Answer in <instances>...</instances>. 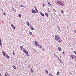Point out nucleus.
<instances>
[{"label":"nucleus","mask_w":76,"mask_h":76,"mask_svg":"<svg viewBox=\"0 0 76 76\" xmlns=\"http://www.w3.org/2000/svg\"><path fill=\"white\" fill-rule=\"evenodd\" d=\"M55 39L56 41H57L59 43H61L62 40L61 39V38L58 35H55Z\"/></svg>","instance_id":"1"},{"label":"nucleus","mask_w":76,"mask_h":76,"mask_svg":"<svg viewBox=\"0 0 76 76\" xmlns=\"http://www.w3.org/2000/svg\"><path fill=\"white\" fill-rule=\"evenodd\" d=\"M23 52L24 53H26V56H28V51H26V50L25 49H24L23 50Z\"/></svg>","instance_id":"2"},{"label":"nucleus","mask_w":76,"mask_h":76,"mask_svg":"<svg viewBox=\"0 0 76 76\" xmlns=\"http://www.w3.org/2000/svg\"><path fill=\"white\" fill-rule=\"evenodd\" d=\"M34 44L37 47H38V46L39 45V44H38V42L37 41H35L34 42Z\"/></svg>","instance_id":"3"},{"label":"nucleus","mask_w":76,"mask_h":76,"mask_svg":"<svg viewBox=\"0 0 76 76\" xmlns=\"http://www.w3.org/2000/svg\"><path fill=\"white\" fill-rule=\"evenodd\" d=\"M11 26L12 27V28H13V29H15V26H14L13 25V24H11Z\"/></svg>","instance_id":"4"},{"label":"nucleus","mask_w":76,"mask_h":76,"mask_svg":"<svg viewBox=\"0 0 76 76\" xmlns=\"http://www.w3.org/2000/svg\"><path fill=\"white\" fill-rule=\"evenodd\" d=\"M37 12L36 11H35V10L33 9L32 10V13H34V14L35 13H36Z\"/></svg>","instance_id":"5"},{"label":"nucleus","mask_w":76,"mask_h":76,"mask_svg":"<svg viewBox=\"0 0 76 76\" xmlns=\"http://www.w3.org/2000/svg\"><path fill=\"white\" fill-rule=\"evenodd\" d=\"M2 54L5 57L6 56V52H2Z\"/></svg>","instance_id":"6"},{"label":"nucleus","mask_w":76,"mask_h":76,"mask_svg":"<svg viewBox=\"0 0 76 76\" xmlns=\"http://www.w3.org/2000/svg\"><path fill=\"white\" fill-rule=\"evenodd\" d=\"M20 49H21V50L22 51H23V46H21L20 47Z\"/></svg>","instance_id":"7"},{"label":"nucleus","mask_w":76,"mask_h":76,"mask_svg":"<svg viewBox=\"0 0 76 76\" xmlns=\"http://www.w3.org/2000/svg\"><path fill=\"white\" fill-rule=\"evenodd\" d=\"M12 67L15 70H16V66L13 65Z\"/></svg>","instance_id":"8"},{"label":"nucleus","mask_w":76,"mask_h":76,"mask_svg":"<svg viewBox=\"0 0 76 76\" xmlns=\"http://www.w3.org/2000/svg\"><path fill=\"white\" fill-rule=\"evenodd\" d=\"M39 48H42V46L41 45H39V46H38Z\"/></svg>","instance_id":"9"},{"label":"nucleus","mask_w":76,"mask_h":76,"mask_svg":"<svg viewBox=\"0 0 76 76\" xmlns=\"http://www.w3.org/2000/svg\"><path fill=\"white\" fill-rule=\"evenodd\" d=\"M30 28L31 30H34V27L31 25H30Z\"/></svg>","instance_id":"10"},{"label":"nucleus","mask_w":76,"mask_h":76,"mask_svg":"<svg viewBox=\"0 0 76 76\" xmlns=\"http://www.w3.org/2000/svg\"><path fill=\"white\" fill-rule=\"evenodd\" d=\"M40 15L42 16H44V14H43L42 13V12H40Z\"/></svg>","instance_id":"11"},{"label":"nucleus","mask_w":76,"mask_h":76,"mask_svg":"<svg viewBox=\"0 0 76 76\" xmlns=\"http://www.w3.org/2000/svg\"><path fill=\"white\" fill-rule=\"evenodd\" d=\"M0 45L1 46H2V44H1V39H0Z\"/></svg>","instance_id":"12"},{"label":"nucleus","mask_w":76,"mask_h":76,"mask_svg":"<svg viewBox=\"0 0 76 76\" xmlns=\"http://www.w3.org/2000/svg\"><path fill=\"white\" fill-rule=\"evenodd\" d=\"M60 75V72H59V71H58V72H57V74H56V75H57V76H58V75Z\"/></svg>","instance_id":"13"},{"label":"nucleus","mask_w":76,"mask_h":76,"mask_svg":"<svg viewBox=\"0 0 76 76\" xmlns=\"http://www.w3.org/2000/svg\"><path fill=\"white\" fill-rule=\"evenodd\" d=\"M58 49L60 51H61V48L60 47H58Z\"/></svg>","instance_id":"14"},{"label":"nucleus","mask_w":76,"mask_h":76,"mask_svg":"<svg viewBox=\"0 0 76 76\" xmlns=\"http://www.w3.org/2000/svg\"><path fill=\"white\" fill-rule=\"evenodd\" d=\"M70 57L72 58V59L74 58V56H73L72 55H70Z\"/></svg>","instance_id":"15"},{"label":"nucleus","mask_w":76,"mask_h":76,"mask_svg":"<svg viewBox=\"0 0 76 76\" xmlns=\"http://www.w3.org/2000/svg\"><path fill=\"white\" fill-rule=\"evenodd\" d=\"M6 56L7 58H8V59H9V58H10V57L7 55H6Z\"/></svg>","instance_id":"16"},{"label":"nucleus","mask_w":76,"mask_h":76,"mask_svg":"<svg viewBox=\"0 0 76 76\" xmlns=\"http://www.w3.org/2000/svg\"><path fill=\"white\" fill-rule=\"evenodd\" d=\"M45 15H46V16H47V17H48V14H47V13L45 12Z\"/></svg>","instance_id":"17"},{"label":"nucleus","mask_w":76,"mask_h":76,"mask_svg":"<svg viewBox=\"0 0 76 76\" xmlns=\"http://www.w3.org/2000/svg\"><path fill=\"white\" fill-rule=\"evenodd\" d=\"M26 23L28 26H30V25H29V22H27Z\"/></svg>","instance_id":"18"},{"label":"nucleus","mask_w":76,"mask_h":76,"mask_svg":"<svg viewBox=\"0 0 76 76\" xmlns=\"http://www.w3.org/2000/svg\"><path fill=\"white\" fill-rule=\"evenodd\" d=\"M29 34L30 35H32V33L31 31H30L29 32Z\"/></svg>","instance_id":"19"},{"label":"nucleus","mask_w":76,"mask_h":76,"mask_svg":"<svg viewBox=\"0 0 76 76\" xmlns=\"http://www.w3.org/2000/svg\"><path fill=\"white\" fill-rule=\"evenodd\" d=\"M48 76H53V75H52V74H48Z\"/></svg>","instance_id":"20"},{"label":"nucleus","mask_w":76,"mask_h":76,"mask_svg":"<svg viewBox=\"0 0 76 76\" xmlns=\"http://www.w3.org/2000/svg\"><path fill=\"white\" fill-rule=\"evenodd\" d=\"M18 16L19 18H21V14H19L18 15Z\"/></svg>","instance_id":"21"},{"label":"nucleus","mask_w":76,"mask_h":76,"mask_svg":"<svg viewBox=\"0 0 76 76\" xmlns=\"http://www.w3.org/2000/svg\"><path fill=\"white\" fill-rule=\"evenodd\" d=\"M45 72L47 73V74H48V71H47V70H46Z\"/></svg>","instance_id":"22"},{"label":"nucleus","mask_w":76,"mask_h":76,"mask_svg":"<svg viewBox=\"0 0 76 76\" xmlns=\"http://www.w3.org/2000/svg\"><path fill=\"white\" fill-rule=\"evenodd\" d=\"M12 9L14 11H16V10H15V8H12Z\"/></svg>","instance_id":"23"},{"label":"nucleus","mask_w":76,"mask_h":76,"mask_svg":"<svg viewBox=\"0 0 76 76\" xmlns=\"http://www.w3.org/2000/svg\"><path fill=\"white\" fill-rule=\"evenodd\" d=\"M13 54L15 56V52H14V50L13 51Z\"/></svg>","instance_id":"24"},{"label":"nucleus","mask_w":76,"mask_h":76,"mask_svg":"<svg viewBox=\"0 0 76 76\" xmlns=\"http://www.w3.org/2000/svg\"><path fill=\"white\" fill-rule=\"evenodd\" d=\"M48 3L49 5H50V6H51V4H50V3L48 2Z\"/></svg>","instance_id":"25"},{"label":"nucleus","mask_w":76,"mask_h":76,"mask_svg":"<svg viewBox=\"0 0 76 76\" xmlns=\"http://www.w3.org/2000/svg\"><path fill=\"white\" fill-rule=\"evenodd\" d=\"M21 7H24V6H23V5L22 4H21Z\"/></svg>","instance_id":"26"},{"label":"nucleus","mask_w":76,"mask_h":76,"mask_svg":"<svg viewBox=\"0 0 76 76\" xmlns=\"http://www.w3.org/2000/svg\"><path fill=\"white\" fill-rule=\"evenodd\" d=\"M35 10L37 11V12L38 13V10H37V9L36 8V9H35Z\"/></svg>","instance_id":"27"},{"label":"nucleus","mask_w":76,"mask_h":76,"mask_svg":"<svg viewBox=\"0 0 76 76\" xmlns=\"http://www.w3.org/2000/svg\"><path fill=\"white\" fill-rule=\"evenodd\" d=\"M42 5L43 6V7H44V6H45V4H44L43 3L42 4Z\"/></svg>","instance_id":"28"},{"label":"nucleus","mask_w":76,"mask_h":76,"mask_svg":"<svg viewBox=\"0 0 76 76\" xmlns=\"http://www.w3.org/2000/svg\"><path fill=\"white\" fill-rule=\"evenodd\" d=\"M61 12L62 13H63V10H61Z\"/></svg>","instance_id":"29"},{"label":"nucleus","mask_w":76,"mask_h":76,"mask_svg":"<svg viewBox=\"0 0 76 76\" xmlns=\"http://www.w3.org/2000/svg\"><path fill=\"white\" fill-rule=\"evenodd\" d=\"M69 73L70 75L72 74V72H70Z\"/></svg>","instance_id":"30"},{"label":"nucleus","mask_w":76,"mask_h":76,"mask_svg":"<svg viewBox=\"0 0 76 76\" xmlns=\"http://www.w3.org/2000/svg\"><path fill=\"white\" fill-rule=\"evenodd\" d=\"M4 15H6V13L4 12Z\"/></svg>","instance_id":"31"},{"label":"nucleus","mask_w":76,"mask_h":76,"mask_svg":"<svg viewBox=\"0 0 76 76\" xmlns=\"http://www.w3.org/2000/svg\"><path fill=\"white\" fill-rule=\"evenodd\" d=\"M53 10H54V12H56V9H53Z\"/></svg>","instance_id":"32"},{"label":"nucleus","mask_w":76,"mask_h":76,"mask_svg":"<svg viewBox=\"0 0 76 76\" xmlns=\"http://www.w3.org/2000/svg\"><path fill=\"white\" fill-rule=\"evenodd\" d=\"M74 52L75 53V54H76V52L75 51H74Z\"/></svg>","instance_id":"33"},{"label":"nucleus","mask_w":76,"mask_h":76,"mask_svg":"<svg viewBox=\"0 0 76 76\" xmlns=\"http://www.w3.org/2000/svg\"><path fill=\"white\" fill-rule=\"evenodd\" d=\"M5 76H8L7 75V74H5Z\"/></svg>","instance_id":"34"},{"label":"nucleus","mask_w":76,"mask_h":76,"mask_svg":"<svg viewBox=\"0 0 76 76\" xmlns=\"http://www.w3.org/2000/svg\"><path fill=\"white\" fill-rule=\"evenodd\" d=\"M34 8H35V10H36L37 9V7H34Z\"/></svg>","instance_id":"35"},{"label":"nucleus","mask_w":76,"mask_h":76,"mask_svg":"<svg viewBox=\"0 0 76 76\" xmlns=\"http://www.w3.org/2000/svg\"><path fill=\"white\" fill-rule=\"evenodd\" d=\"M62 53H63V54H64V53H65L64 52H62Z\"/></svg>","instance_id":"36"},{"label":"nucleus","mask_w":76,"mask_h":76,"mask_svg":"<svg viewBox=\"0 0 76 76\" xmlns=\"http://www.w3.org/2000/svg\"><path fill=\"white\" fill-rule=\"evenodd\" d=\"M31 67V66L29 65H28V67Z\"/></svg>","instance_id":"37"},{"label":"nucleus","mask_w":76,"mask_h":76,"mask_svg":"<svg viewBox=\"0 0 76 76\" xmlns=\"http://www.w3.org/2000/svg\"><path fill=\"white\" fill-rule=\"evenodd\" d=\"M0 76H2L1 75V73H0Z\"/></svg>","instance_id":"38"},{"label":"nucleus","mask_w":76,"mask_h":76,"mask_svg":"<svg viewBox=\"0 0 76 76\" xmlns=\"http://www.w3.org/2000/svg\"><path fill=\"white\" fill-rule=\"evenodd\" d=\"M31 72H32V73H33V70H31Z\"/></svg>","instance_id":"39"},{"label":"nucleus","mask_w":76,"mask_h":76,"mask_svg":"<svg viewBox=\"0 0 76 76\" xmlns=\"http://www.w3.org/2000/svg\"><path fill=\"white\" fill-rule=\"evenodd\" d=\"M58 26V28H60V27H59L58 26Z\"/></svg>","instance_id":"40"},{"label":"nucleus","mask_w":76,"mask_h":76,"mask_svg":"<svg viewBox=\"0 0 76 76\" xmlns=\"http://www.w3.org/2000/svg\"><path fill=\"white\" fill-rule=\"evenodd\" d=\"M74 31L75 32V33H76V30L75 31Z\"/></svg>","instance_id":"41"},{"label":"nucleus","mask_w":76,"mask_h":76,"mask_svg":"<svg viewBox=\"0 0 76 76\" xmlns=\"http://www.w3.org/2000/svg\"><path fill=\"white\" fill-rule=\"evenodd\" d=\"M32 68L31 69V71H32Z\"/></svg>","instance_id":"42"},{"label":"nucleus","mask_w":76,"mask_h":76,"mask_svg":"<svg viewBox=\"0 0 76 76\" xmlns=\"http://www.w3.org/2000/svg\"><path fill=\"white\" fill-rule=\"evenodd\" d=\"M43 51H44V49H43Z\"/></svg>","instance_id":"43"}]
</instances>
